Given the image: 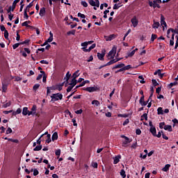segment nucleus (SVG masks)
Returning <instances> with one entry per match:
<instances>
[{
	"label": "nucleus",
	"mask_w": 178,
	"mask_h": 178,
	"mask_svg": "<svg viewBox=\"0 0 178 178\" xmlns=\"http://www.w3.org/2000/svg\"><path fill=\"white\" fill-rule=\"evenodd\" d=\"M154 76H156V74H158V76H159L160 79H162V77H163V74H162L161 72V70H156L154 73Z\"/></svg>",
	"instance_id": "2eb2a0df"
},
{
	"label": "nucleus",
	"mask_w": 178,
	"mask_h": 178,
	"mask_svg": "<svg viewBox=\"0 0 178 178\" xmlns=\"http://www.w3.org/2000/svg\"><path fill=\"white\" fill-rule=\"evenodd\" d=\"M28 113L29 108L27 107H24L22 111V115H24V116H27Z\"/></svg>",
	"instance_id": "4be33fe9"
},
{
	"label": "nucleus",
	"mask_w": 178,
	"mask_h": 178,
	"mask_svg": "<svg viewBox=\"0 0 178 178\" xmlns=\"http://www.w3.org/2000/svg\"><path fill=\"white\" fill-rule=\"evenodd\" d=\"M51 102H56V101H59L63 98V95L61 93L52 94L51 96Z\"/></svg>",
	"instance_id": "f257e3e1"
},
{
	"label": "nucleus",
	"mask_w": 178,
	"mask_h": 178,
	"mask_svg": "<svg viewBox=\"0 0 178 178\" xmlns=\"http://www.w3.org/2000/svg\"><path fill=\"white\" fill-rule=\"evenodd\" d=\"M1 90L2 92H6V90H8V85L2 83Z\"/></svg>",
	"instance_id": "6ab92c4d"
},
{
	"label": "nucleus",
	"mask_w": 178,
	"mask_h": 178,
	"mask_svg": "<svg viewBox=\"0 0 178 178\" xmlns=\"http://www.w3.org/2000/svg\"><path fill=\"white\" fill-rule=\"evenodd\" d=\"M149 5L152 8H154V9H155V8H158L159 9L161 8V6H159V3H154L152 1H149Z\"/></svg>",
	"instance_id": "f8f14e48"
},
{
	"label": "nucleus",
	"mask_w": 178,
	"mask_h": 178,
	"mask_svg": "<svg viewBox=\"0 0 178 178\" xmlns=\"http://www.w3.org/2000/svg\"><path fill=\"white\" fill-rule=\"evenodd\" d=\"M120 6H119V4L115 3V4H114L113 9L118 10L120 8Z\"/></svg>",
	"instance_id": "3c124183"
},
{
	"label": "nucleus",
	"mask_w": 178,
	"mask_h": 178,
	"mask_svg": "<svg viewBox=\"0 0 178 178\" xmlns=\"http://www.w3.org/2000/svg\"><path fill=\"white\" fill-rule=\"evenodd\" d=\"M136 134L138 136H140V134H141V129H136Z\"/></svg>",
	"instance_id": "774afa93"
},
{
	"label": "nucleus",
	"mask_w": 178,
	"mask_h": 178,
	"mask_svg": "<svg viewBox=\"0 0 178 178\" xmlns=\"http://www.w3.org/2000/svg\"><path fill=\"white\" fill-rule=\"evenodd\" d=\"M38 88H40V84L39 83L35 84L33 87V91H37V90H38Z\"/></svg>",
	"instance_id": "473e14b6"
},
{
	"label": "nucleus",
	"mask_w": 178,
	"mask_h": 178,
	"mask_svg": "<svg viewBox=\"0 0 178 178\" xmlns=\"http://www.w3.org/2000/svg\"><path fill=\"white\" fill-rule=\"evenodd\" d=\"M148 100H147V102H145V100H144V95H143L141 97H140V100H139V104H140V105H142V106H147V104H148Z\"/></svg>",
	"instance_id": "6e6552de"
},
{
	"label": "nucleus",
	"mask_w": 178,
	"mask_h": 178,
	"mask_svg": "<svg viewBox=\"0 0 178 178\" xmlns=\"http://www.w3.org/2000/svg\"><path fill=\"white\" fill-rule=\"evenodd\" d=\"M52 141H55V140H58V132H54L51 137Z\"/></svg>",
	"instance_id": "393cba45"
},
{
	"label": "nucleus",
	"mask_w": 178,
	"mask_h": 178,
	"mask_svg": "<svg viewBox=\"0 0 178 178\" xmlns=\"http://www.w3.org/2000/svg\"><path fill=\"white\" fill-rule=\"evenodd\" d=\"M79 72H80L79 70H76L74 74H73V76L75 77V79H77V77H79V76H80V74H79Z\"/></svg>",
	"instance_id": "79ce46f5"
},
{
	"label": "nucleus",
	"mask_w": 178,
	"mask_h": 178,
	"mask_svg": "<svg viewBox=\"0 0 178 178\" xmlns=\"http://www.w3.org/2000/svg\"><path fill=\"white\" fill-rule=\"evenodd\" d=\"M40 63H42L43 65H49V63L48 61L45 60H40Z\"/></svg>",
	"instance_id": "6e6d98bb"
},
{
	"label": "nucleus",
	"mask_w": 178,
	"mask_h": 178,
	"mask_svg": "<svg viewBox=\"0 0 178 178\" xmlns=\"http://www.w3.org/2000/svg\"><path fill=\"white\" fill-rule=\"evenodd\" d=\"M165 122H160L159 123V127H160V129H164V127H165Z\"/></svg>",
	"instance_id": "052dcab7"
},
{
	"label": "nucleus",
	"mask_w": 178,
	"mask_h": 178,
	"mask_svg": "<svg viewBox=\"0 0 178 178\" xmlns=\"http://www.w3.org/2000/svg\"><path fill=\"white\" fill-rule=\"evenodd\" d=\"M55 154L56 155V156H58V159H59V156H60V149H58L57 150H56Z\"/></svg>",
	"instance_id": "f704fd0d"
},
{
	"label": "nucleus",
	"mask_w": 178,
	"mask_h": 178,
	"mask_svg": "<svg viewBox=\"0 0 178 178\" xmlns=\"http://www.w3.org/2000/svg\"><path fill=\"white\" fill-rule=\"evenodd\" d=\"M29 24H30V21H26V22H24L22 24V27H33L30 25H29Z\"/></svg>",
	"instance_id": "412c9836"
},
{
	"label": "nucleus",
	"mask_w": 178,
	"mask_h": 178,
	"mask_svg": "<svg viewBox=\"0 0 178 178\" xmlns=\"http://www.w3.org/2000/svg\"><path fill=\"white\" fill-rule=\"evenodd\" d=\"M88 3H90L91 6H97V3L94 0H88Z\"/></svg>",
	"instance_id": "c85d7f7f"
},
{
	"label": "nucleus",
	"mask_w": 178,
	"mask_h": 178,
	"mask_svg": "<svg viewBox=\"0 0 178 178\" xmlns=\"http://www.w3.org/2000/svg\"><path fill=\"white\" fill-rule=\"evenodd\" d=\"M156 38H157V35L156 34L152 33V38H151V41H152V42H154V41H155V40H156Z\"/></svg>",
	"instance_id": "a19ab883"
},
{
	"label": "nucleus",
	"mask_w": 178,
	"mask_h": 178,
	"mask_svg": "<svg viewBox=\"0 0 178 178\" xmlns=\"http://www.w3.org/2000/svg\"><path fill=\"white\" fill-rule=\"evenodd\" d=\"M42 137H44V134H42L40 137L37 140V144H38L39 145H41V138H42Z\"/></svg>",
	"instance_id": "a18cd8bd"
},
{
	"label": "nucleus",
	"mask_w": 178,
	"mask_h": 178,
	"mask_svg": "<svg viewBox=\"0 0 178 178\" xmlns=\"http://www.w3.org/2000/svg\"><path fill=\"white\" fill-rule=\"evenodd\" d=\"M24 16L26 19V20L29 19V15H27V9L24 10Z\"/></svg>",
	"instance_id": "603ef678"
},
{
	"label": "nucleus",
	"mask_w": 178,
	"mask_h": 178,
	"mask_svg": "<svg viewBox=\"0 0 178 178\" xmlns=\"http://www.w3.org/2000/svg\"><path fill=\"white\" fill-rule=\"evenodd\" d=\"M81 4L82 5V6H84V8H87V6H88V3H87L86 1H82L81 2Z\"/></svg>",
	"instance_id": "8fccbe9b"
},
{
	"label": "nucleus",
	"mask_w": 178,
	"mask_h": 178,
	"mask_svg": "<svg viewBox=\"0 0 178 178\" xmlns=\"http://www.w3.org/2000/svg\"><path fill=\"white\" fill-rule=\"evenodd\" d=\"M77 16L78 17H81V19H86V15L84 14H81V13H79Z\"/></svg>",
	"instance_id": "09e8293b"
},
{
	"label": "nucleus",
	"mask_w": 178,
	"mask_h": 178,
	"mask_svg": "<svg viewBox=\"0 0 178 178\" xmlns=\"http://www.w3.org/2000/svg\"><path fill=\"white\" fill-rule=\"evenodd\" d=\"M177 84H178L177 81H175V82L170 83L168 85V88H172V87H173L174 86H177Z\"/></svg>",
	"instance_id": "cd10ccee"
},
{
	"label": "nucleus",
	"mask_w": 178,
	"mask_h": 178,
	"mask_svg": "<svg viewBox=\"0 0 178 178\" xmlns=\"http://www.w3.org/2000/svg\"><path fill=\"white\" fill-rule=\"evenodd\" d=\"M160 26V24L159 22H154L153 25H152V27L153 29H158Z\"/></svg>",
	"instance_id": "7c9ffc66"
},
{
	"label": "nucleus",
	"mask_w": 178,
	"mask_h": 178,
	"mask_svg": "<svg viewBox=\"0 0 178 178\" xmlns=\"http://www.w3.org/2000/svg\"><path fill=\"white\" fill-rule=\"evenodd\" d=\"M136 54V50H133L132 51L128 53V57L131 58Z\"/></svg>",
	"instance_id": "37998d69"
},
{
	"label": "nucleus",
	"mask_w": 178,
	"mask_h": 178,
	"mask_svg": "<svg viewBox=\"0 0 178 178\" xmlns=\"http://www.w3.org/2000/svg\"><path fill=\"white\" fill-rule=\"evenodd\" d=\"M157 114L158 115H163V109L162 107H159L157 109Z\"/></svg>",
	"instance_id": "a878e982"
},
{
	"label": "nucleus",
	"mask_w": 178,
	"mask_h": 178,
	"mask_svg": "<svg viewBox=\"0 0 178 178\" xmlns=\"http://www.w3.org/2000/svg\"><path fill=\"white\" fill-rule=\"evenodd\" d=\"M152 83L154 87H156V86H159V83H158V82H156V80L155 79H152Z\"/></svg>",
	"instance_id": "c03bdc74"
},
{
	"label": "nucleus",
	"mask_w": 178,
	"mask_h": 178,
	"mask_svg": "<svg viewBox=\"0 0 178 178\" xmlns=\"http://www.w3.org/2000/svg\"><path fill=\"white\" fill-rule=\"evenodd\" d=\"M41 149H42V145H38L33 149V151H41Z\"/></svg>",
	"instance_id": "72a5a7b5"
},
{
	"label": "nucleus",
	"mask_w": 178,
	"mask_h": 178,
	"mask_svg": "<svg viewBox=\"0 0 178 178\" xmlns=\"http://www.w3.org/2000/svg\"><path fill=\"white\" fill-rule=\"evenodd\" d=\"M95 47H97V44H92L88 49H86V47H82L81 49H83L84 52H90L92 49H94V48H95Z\"/></svg>",
	"instance_id": "0eeeda50"
},
{
	"label": "nucleus",
	"mask_w": 178,
	"mask_h": 178,
	"mask_svg": "<svg viewBox=\"0 0 178 178\" xmlns=\"http://www.w3.org/2000/svg\"><path fill=\"white\" fill-rule=\"evenodd\" d=\"M104 57H105V50H103L102 54L97 53V58L99 60H104Z\"/></svg>",
	"instance_id": "1a4fd4ad"
},
{
	"label": "nucleus",
	"mask_w": 178,
	"mask_h": 178,
	"mask_svg": "<svg viewBox=\"0 0 178 178\" xmlns=\"http://www.w3.org/2000/svg\"><path fill=\"white\" fill-rule=\"evenodd\" d=\"M70 76H72V74H70V72H67L65 75V80L66 81H69V79H70Z\"/></svg>",
	"instance_id": "bb28decb"
},
{
	"label": "nucleus",
	"mask_w": 178,
	"mask_h": 178,
	"mask_svg": "<svg viewBox=\"0 0 178 178\" xmlns=\"http://www.w3.org/2000/svg\"><path fill=\"white\" fill-rule=\"evenodd\" d=\"M92 105H95L96 106H99V102L98 100H93L92 102Z\"/></svg>",
	"instance_id": "c9c22d12"
},
{
	"label": "nucleus",
	"mask_w": 178,
	"mask_h": 178,
	"mask_svg": "<svg viewBox=\"0 0 178 178\" xmlns=\"http://www.w3.org/2000/svg\"><path fill=\"white\" fill-rule=\"evenodd\" d=\"M4 38H6V40H9V33L8 32V30L4 31Z\"/></svg>",
	"instance_id": "c756f323"
},
{
	"label": "nucleus",
	"mask_w": 178,
	"mask_h": 178,
	"mask_svg": "<svg viewBox=\"0 0 178 178\" xmlns=\"http://www.w3.org/2000/svg\"><path fill=\"white\" fill-rule=\"evenodd\" d=\"M161 26H164V27H168L166 22H165V17L163 15H161Z\"/></svg>",
	"instance_id": "9b49d317"
},
{
	"label": "nucleus",
	"mask_w": 178,
	"mask_h": 178,
	"mask_svg": "<svg viewBox=\"0 0 178 178\" xmlns=\"http://www.w3.org/2000/svg\"><path fill=\"white\" fill-rule=\"evenodd\" d=\"M0 29L1 31H6V28L3 25L0 26Z\"/></svg>",
	"instance_id": "69168bd1"
},
{
	"label": "nucleus",
	"mask_w": 178,
	"mask_h": 178,
	"mask_svg": "<svg viewBox=\"0 0 178 178\" xmlns=\"http://www.w3.org/2000/svg\"><path fill=\"white\" fill-rule=\"evenodd\" d=\"M40 73L42 74H43V77H42V81L43 83H47V75L45 74V72L44 71H40Z\"/></svg>",
	"instance_id": "aec40b11"
},
{
	"label": "nucleus",
	"mask_w": 178,
	"mask_h": 178,
	"mask_svg": "<svg viewBox=\"0 0 178 178\" xmlns=\"http://www.w3.org/2000/svg\"><path fill=\"white\" fill-rule=\"evenodd\" d=\"M8 141H11V143H15L16 144H17V143H19V140H17V139L8 138Z\"/></svg>",
	"instance_id": "de8ad7c7"
},
{
	"label": "nucleus",
	"mask_w": 178,
	"mask_h": 178,
	"mask_svg": "<svg viewBox=\"0 0 178 178\" xmlns=\"http://www.w3.org/2000/svg\"><path fill=\"white\" fill-rule=\"evenodd\" d=\"M10 105H12V103L10 102H8V103L4 104L2 106V108H8L9 107Z\"/></svg>",
	"instance_id": "ea45409f"
},
{
	"label": "nucleus",
	"mask_w": 178,
	"mask_h": 178,
	"mask_svg": "<svg viewBox=\"0 0 178 178\" xmlns=\"http://www.w3.org/2000/svg\"><path fill=\"white\" fill-rule=\"evenodd\" d=\"M12 133V129L10 127H8L6 130V134H10Z\"/></svg>",
	"instance_id": "0e129e2a"
},
{
	"label": "nucleus",
	"mask_w": 178,
	"mask_h": 178,
	"mask_svg": "<svg viewBox=\"0 0 178 178\" xmlns=\"http://www.w3.org/2000/svg\"><path fill=\"white\" fill-rule=\"evenodd\" d=\"M153 3H162V0H154Z\"/></svg>",
	"instance_id": "338daca9"
},
{
	"label": "nucleus",
	"mask_w": 178,
	"mask_h": 178,
	"mask_svg": "<svg viewBox=\"0 0 178 178\" xmlns=\"http://www.w3.org/2000/svg\"><path fill=\"white\" fill-rule=\"evenodd\" d=\"M76 84H77V80H76V77H74L72 79V81L70 83V86H72V87H74V86H76Z\"/></svg>",
	"instance_id": "a211bd4d"
},
{
	"label": "nucleus",
	"mask_w": 178,
	"mask_h": 178,
	"mask_svg": "<svg viewBox=\"0 0 178 178\" xmlns=\"http://www.w3.org/2000/svg\"><path fill=\"white\" fill-rule=\"evenodd\" d=\"M164 130H168V131H173V129H172V125H165L164 127Z\"/></svg>",
	"instance_id": "b1692460"
},
{
	"label": "nucleus",
	"mask_w": 178,
	"mask_h": 178,
	"mask_svg": "<svg viewBox=\"0 0 178 178\" xmlns=\"http://www.w3.org/2000/svg\"><path fill=\"white\" fill-rule=\"evenodd\" d=\"M67 35H74L76 34V30H72L67 33Z\"/></svg>",
	"instance_id": "e433bc0d"
},
{
	"label": "nucleus",
	"mask_w": 178,
	"mask_h": 178,
	"mask_svg": "<svg viewBox=\"0 0 178 178\" xmlns=\"http://www.w3.org/2000/svg\"><path fill=\"white\" fill-rule=\"evenodd\" d=\"M131 141H129V140H125L123 143H122V147H126V145H127V144H129V143H130Z\"/></svg>",
	"instance_id": "49530a36"
},
{
	"label": "nucleus",
	"mask_w": 178,
	"mask_h": 178,
	"mask_svg": "<svg viewBox=\"0 0 178 178\" xmlns=\"http://www.w3.org/2000/svg\"><path fill=\"white\" fill-rule=\"evenodd\" d=\"M30 8H33V1L31 2L25 9H26V12L30 10Z\"/></svg>",
	"instance_id": "58836bf2"
},
{
	"label": "nucleus",
	"mask_w": 178,
	"mask_h": 178,
	"mask_svg": "<svg viewBox=\"0 0 178 178\" xmlns=\"http://www.w3.org/2000/svg\"><path fill=\"white\" fill-rule=\"evenodd\" d=\"M141 118H144V119H145V120H148V114L144 113V114L141 116Z\"/></svg>",
	"instance_id": "4d7b16f0"
},
{
	"label": "nucleus",
	"mask_w": 178,
	"mask_h": 178,
	"mask_svg": "<svg viewBox=\"0 0 178 178\" xmlns=\"http://www.w3.org/2000/svg\"><path fill=\"white\" fill-rule=\"evenodd\" d=\"M150 133L155 137L156 136V129L154 127H150L149 129Z\"/></svg>",
	"instance_id": "ddd939ff"
},
{
	"label": "nucleus",
	"mask_w": 178,
	"mask_h": 178,
	"mask_svg": "<svg viewBox=\"0 0 178 178\" xmlns=\"http://www.w3.org/2000/svg\"><path fill=\"white\" fill-rule=\"evenodd\" d=\"M20 2V0H15L13 3V6H10L8 9L7 10L8 13H10V12H13L15 9H16V4L19 3Z\"/></svg>",
	"instance_id": "20e7f679"
},
{
	"label": "nucleus",
	"mask_w": 178,
	"mask_h": 178,
	"mask_svg": "<svg viewBox=\"0 0 178 178\" xmlns=\"http://www.w3.org/2000/svg\"><path fill=\"white\" fill-rule=\"evenodd\" d=\"M35 111H37V106L33 105L31 108V111H33L34 113V112H35Z\"/></svg>",
	"instance_id": "e2e57ef3"
},
{
	"label": "nucleus",
	"mask_w": 178,
	"mask_h": 178,
	"mask_svg": "<svg viewBox=\"0 0 178 178\" xmlns=\"http://www.w3.org/2000/svg\"><path fill=\"white\" fill-rule=\"evenodd\" d=\"M97 90H98V88L95 86H90L84 89V90L88 91V92H94L95 91H97Z\"/></svg>",
	"instance_id": "423d86ee"
},
{
	"label": "nucleus",
	"mask_w": 178,
	"mask_h": 178,
	"mask_svg": "<svg viewBox=\"0 0 178 178\" xmlns=\"http://www.w3.org/2000/svg\"><path fill=\"white\" fill-rule=\"evenodd\" d=\"M122 158V156L118 155L113 157V163L114 165H116L117 163H119V161H120V159Z\"/></svg>",
	"instance_id": "9d476101"
},
{
	"label": "nucleus",
	"mask_w": 178,
	"mask_h": 178,
	"mask_svg": "<svg viewBox=\"0 0 178 178\" xmlns=\"http://www.w3.org/2000/svg\"><path fill=\"white\" fill-rule=\"evenodd\" d=\"M73 88L74 87L72 85L68 86V88H67V92H70L72 91V90H73Z\"/></svg>",
	"instance_id": "5fc2aeb1"
},
{
	"label": "nucleus",
	"mask_w": 178,
	"mask_h": 178,
	"mask_svg": "<svg viewBox=\"0 0 178 178\" xmlns=\"http://www.w3.org/2000/svg\"><path fill=\"white\" fill-rule=\"evenodd\" d=\"M116 62H118V60H116V59L113 58L111 60H110L106 65H104V66H111V65H113V63H116Z\"/></svg>",
	"instance_id": "f3484780"
},
{
	"label": "nucleus",
	"mask_w": 178,
	"mask_h": 178,
	"mask_svg": "<svg viewBox=\"0 0 178 178\" xmlns=\"http://www.w3.org/2000/svg\"><path fill=\"white\" fill-rule=\"evenodd\" d=\"M131 22L132 23L133 27H137L138 26V19L136 16H134L131 18Z\"/></svg>",
	"instance_id": "39448f33"
},
{
	"label": "nucleus",
	"mask_w": 178,
	"mask_h": 178,
	"mask_svg": "<svg viewBox=\"0 0 178 178\" xmlns=\"http://www.w3.org/2000/svg\"><path fill=\"white\" fill-rule=\"evenodd\" d=\"M122 67H124V63H120L118 65H115L114 67H113V70L121 69Z\"/></svg>",
	"instance_id": "4468645a"
},
{
	"label": "nucleus",
	"mask_w": 178,
	"mask_h": 178,
	"mask_svg": "<svg viewBox=\"0 0 178 178\" xmlns=\"http://www.w3.org/2000/svg\"><path fill=\"white\" fill-rule=\"evenodd\" d=\"M124 70H129L131 69V65H128L127 66H124Z\"/></svg>",
	"instance_id": "bf43d9fd"
},
{
	"label": "nucleus",
	"mask_w": 178,
	"mask_h": 178,
	"mask_svg": "<svg viewBox=\"0 0 178 178\" xmlns=\"http://www.w3.org/2000/svg\"><path fill=\"white\" fill-rule=\"evenodd\" d=\"M19 45H21V43H15L13 45V49H16V48H19Z\"/></svg>",
	"instance_id": "864d4df0"
},
{
	"label": "nucleus",
	"mask_w": 178,
	"mask_h": 178,
	"mask_svg": "<svg viewBox=\"0 0 178 178\" xmlns=\"http://www.w3.org/2000/svg\"><path fill=\"white\" fill-rule=\"evenodd\" d=\"M115 55H116V47L114 46L108 54V56H107L108 57V60H109V59H114Z\"/></svg>",
	"instance_id": "f03ea898"
},
{
	"label": "nucleus",
	"mask_w": 178,
	"mask_h": 178,
	"mask_svg": "<svg viewBox=\"0 0 178 178\" xmlns=\"http://www.w3.org/2000/svg\"><path fill=\"white\" fill-rule=\"evenodd\" d=\"M169 168H170V164H166L163 168V172H168L169 170Z\"/></svg>",
	"instance_id": "5701e85b"
},
{
	"label": "nucleus",
	"mask_w": 178,
	"mask_h": 178,
	"mask_svg": "<svg viewBox=\"0 0 178 178\" xmlns=\"http://www.w3.org/2000/svg\"><path fill=\"white\" fill-rule=\"evenodd\" d=\"M38 173H40L38 172V170L34 169V170H33V176H38Z\"/></svg>",
	"instance_id": "680f3d73"
},
{
	"label": "nucleus",
	"mask_w": 178,
	"mask_h": 178,
	"mask_svg": "<svg viewBox=\"0 0 178 178\" xmlns=\"http://www.w3.org/2000/svg\"><path fill=\"white\" fill-rule=\"evenodd\" d=\"M92 168H95V169H97V168H98V163H97V162L92 163Z\"/></svg>",
	"instance_id": "13d9d810"
},
{
	"label": "nucleus",
	"mask_w": 178,
	"mask_h": 178,
	"mask_svg": "<svg viewBox=\"0 0 178 178\" xmlns=\"http://www.w3.org/2000/svg\"><path fill=\"white\" fill-rule=\"evenodd\" d=\"M47 139L46 140V143H47V144H49V143L52 141V140H51V134H47Z\"/></svg>",
	"instance_id": "4c0bfd02"
},
{
	"label": "nucleus",
	"mask_w": 178,
	"mask_h": 178,
	"mask_svg": "<svg viewBox=\"0 0 178 178\" xmlns=\"http://www.w3.org/2000/svg\"><path fill=\"white\" fill-rule=\"evenodd\" d=\"M45 8L42 7V8H40L39 13L40 16H41L42 17V16H45Z\"/></svg>",
	"instance_id": "dca6fc26"
},
{
	"label": "nucleus",
	"mask_w": 178,
	"mask_h": 178,
	"mask_svg": "<svg viewBox=\"0 0 178 178\" xmlns=\"http://www.w3.org/2000/svg\"><path fill=\"white\" fill-rule=\"evenodd\" d=\"M120 176H122V178H125L126 177V171H124V170H121L120 171Z\"/></svg>",
	"instance_id": "2f4dec72"
},
{
	"label": "nucleus",
	"mask_w": 178,
	"mask_h": 178,
	"mask_svg": "<svg viewBox=\"0 0 178 178\" xmlns=\"http://www.w3.org/2000/svg\"><path fill=\"white\" fill-rule=\"evenodd\" d=\"M65 83H60V84H57L56 86H53L51 87H50V90H52L54 91L58 90V91H62V88L64 86Z\"/></svg>",
	"instance_id": "7ed1b4c3"
}]
</instances>
